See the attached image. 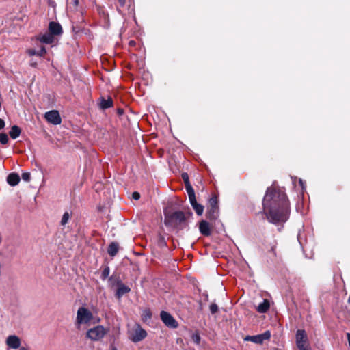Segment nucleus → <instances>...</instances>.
Returning <instances> with one entry per match:
<instances>
[{
	"mask_svg": "<svg viewBox=\"0 0 350 350\" xmlns=\"http://www.w3.org/2000/svg\"><path fill=\"white\" fill-rule=\"evenodd\" d=\"M263 212L267 220L274 224L286 221L290 213L289 202L285 192L268 187L262 201Z\"/></svg>",
	"mask_w": 350,
	"mask_h": 350,
	"instance_id": "nucleus-1",
	"label": "nucleus"
},
{
	"mask_svg": "<svg viewBox=\"0 0 350 350\" xmlns=\"http://www.w3.org/2000/svg\"><path fill=\"white\" fill-rule=\"evenodd\" d=\"M92 319L93 314L88 308L80 307L77 312L75 323L79 327L82 324H88Z\"/></svg>",
	"mask_w": 350,
	"mask_h": 350,
	"instance_id": "nucleus-2",
	"label": "nucleus"
},
{
	"mask_svg": "<svg viewBox=\"0 0 350 350\" xmlns=\"http://www.w3.org/2000/svg\"><path fill=\"white\" fill-rule=\"evenodd\" d=\"M107 333V330L102 325H97L88 330L86 337L91 340L97 341L102 339Z\"/></svg>",
	"mask_w": 350,
	"mask_h": 350,
	"instance_id": "nucleus-3",
	"label": "nucleus"
},
{
	"mask_svg": "<svg viewBox=\"0 0 350 350\" xmlns=\"http://www.w3.org/2000/svg\"><path fill=\"white\" fill-rule=\"evenodd\" d=\"M218 199L213 196L209 199L206 217L211 220H215L219 215Z\"/></svg>",
	"mask_w": 350,
	"mask_h": 350,
	"instance_id": "nucleus-4",
	"label": "nucleus"
},
{
	"mask_svg": "<svg viewBox=\"0 0 350 350\" xmlns=\"http://www.w3.org/2000/svg\"><path fill=\"white\" fill-rule=\"evenodd\" d=\"M163 323L168 327L176 328L178 325L175 319L167 312L161 311L160 313Z\"/></svg>",
	"mask_w": 350,
	"mask_h": 350,
	"instance_id": "nucleus-5",
	"label": "nucleus"
},
{
	"mask_svg": "<svg viewBox=\"0 0 350 350\" xmlns=\"http://www.w3.org/2000/svg\"><path fill=\"white\" fill-rule=\"evenodd\" d=\"M271 337V333L269 331H266L262 334H258L256 336H247L244 338L246 341H251L252 342L256 344H261L265 340H269Z\"/></svg>",
	"mask_w": 350,
	"mask_h": 350,
	"instance_id": "nucleus-6",
	"label": "nucleus"
},
{
	"mask_svg": "<svg viewBox=\"0 0 350 350\" xmlns=\"http://www.w3.org/2000/svg\"><path fill=\"white\" fill-rule=\"evenodd\" d=\"M44 118L49 122L55 125L59 124L62 122L60 115L56 110H52L46 112L44 114Z\"/></svg>",
	"mask_w": 350,
	"mask_h": 350,
	"instance_id": "nucleus-7",
	"label": "nucleus"
},
{
	"mask_svg": "<svg viewBox=\"0 0 350 350\" xmlns=\"http://www.w3.org/2000/svg\"><path fill=\"white\" fill-rule=\"evenodd\" d=\"M147 336V333L145 329H142L139 325L134 329L131 340L133 342H138L144 340Z\"/></svg>",
	"mask_w": 350,
	"mask_h": 350,
	"instance_id": "nucleus-8",
	"label": "nucleus"
},
{
	"mask_svg": "<svg viewBox=\"0 0 350 350\" xmlns=\"http://www.w3.org/2000/svg\"><path fill=\"white\" fill-rule=\"evenodd\" d=\"M307 335L304 330L299 329L296 334V343L300 350H304Z\"/></svg>",
	"mask_w": 350,
	"mask_h": 350,
	"instance_id": "nucleus-9",
	"label": "nucleus"
},
{
	"mask_svg": "<svg viewBox=\"0 0 350 350\" xmlns=\"http://www.w3.org/2000/svg\"><path fill=\"white\" fill-rule=\"evenodd\" d=\"M190 203L198 215H201L204 211V206L198 204L196 199L195 192L188 194Z\"/></svg>",
	"mask_w": 350,
	"mask_h": 350,
	"instance_id": "nucleus-10",
	"label": "nucleus"
},
{
	"mask_svg": "<svg viewBox=\"0 0 350 350\" xmlns=\"http://www.w3.org/2000/svg\"><path fill=\"white\" fill-rule=\"evenodd\" d=\"M5 343L10 348L16 349L20 347L21 340L16 335H10L6 338Z\"/></svg>",
	"mask_w": 350,
	"mask_h": 350,
	"instance_id": "nucleus-11",
	"label": "nucleus"
},
{
	"mask_svg": "<svg viewBox=\"0 0 350 350\" xmlns=\"http://www.w3.org/2000/svg\"><path fill=\"white\" fill-rule=\"evenodd\" d=\"M49 33L54 36L61 35L62 33V28L59 23L52 21L49 25Z\"/></svg>",
	"mask_w": 350,
	"mask_h": 350,
	"instance_id": "nucleus-12",
	"label": "nucleus"
},
{
	"mask_svg": "<svg viewBox=\"0 0 350 350\" xmlns=\"http://www.w3.org/2000/svg\"><path fill=\"white\" fill-rule=\"evenodd\" d=\"M118 288L116 290V296L117 298L120 299L124 295L130 292L131 289L129 286H126L121 282L117 283Z\"/></svg>",
	"mask_w": 350,
	"mask_h": 350,
	"instance_id": "nucleus-13",
	"label": "nucleus"
},
{
	"mask_svg": "<svg viewBox=\"0 0 350 350\" xmlns=\"http://www.w3.org/2000/svg\"><path fill=\"white\" fill-rule=\"evenodd\" d=\"M38 40L42 43L52 44L54 42L55 38L49 32L39 35L38 36Z\"/></svg>",
	"mask_w": 350,
	"mask_h": 350,
	"instance_id": "nucleus-14",
	"label": "nucleus"
},
{
	"mask_svg": "<svg viewBox=\"0 0 350 350\" xmlns=\"http://www.w3.org/2000/svg\"><path fill=\"white\" fill-rule=\"evenodd\" d=\"M199 230L202 234L204 236H209L211 234V228L208 222L202 220L199 225Z\"/></svg>",
	"mask_w": 350,
	"mask_h": 350,
	"instance_id": "nucleus-15",
	"label": "nucleus"
},
{
	"mask_svg": "<svg viewBox=\"0 0 350 350\" xmlns=\"http://www.w3.org/2000/svg\"><path fill=\"white\" fill-rule=\"evenodd\" d=\"M20 181L19 176L16 173H11L7 177V182L11 186H16Z\"/></svg>",
	"mask_w": 350,
	"mask_h": 350,
	"instance_id": "nucleus-16",
	"label": "nucleus"
},
{
	"mask_svg": "<svg viewBox=\"0 0 350 350\" xmlns=\"http://www.w3.org/2000/svg\"><path fill=\"white\" fill-rule=\"evenodd\" d=\"M182 178L184 180L187 194L193 193L194 190H193L191 185L190 184L188 174L187 173H183L182 174Z\"/></svg>",
	"mask_w": 350,
	"mask_h": 350,
	"instance_id": "nucleus-17",
	"label": "nucleus"
},
{
	"mask_svg": "<svg viewBox=\"0 0 350 350\" xmlns=\"http://www.w3.org/2000/svg\"><path fill=\"white\" fill-rule=\"evenodd\" d=\"M270 308L269 301L267 299H264L256 308V310L260 313H265L268 311Z\"/></svg>",
	"mask_w": 350,
	"mask_h": 350,
	"instance_id": "nucleus-18",
	"label": "nucleus"
},
{
	"mask_svg": "<svg viewBox=\"0 0 350 350\" xmlns=\"http://www.w3.org/2000/svg\"><path fill=\"white\" fill-rule=\"evenodd\" d=\"M21 133V130L19 128V126H18L16 125H14L11 127V129L9 132V135L12 139H15L18 137H19Z\"/></svg>",
	"mask_w": 350,
	"mask_h": 350,
	"instance_id": "nucleus-19",
	"label": "nucleus"
},
{
	"mask_svg": "<svg viewBox=\"0 0 350 350\" xmlns=\"http://www.w3.org/2000/svg\"><path fill=\"white\" fill-rule=\"evenodd\" d=\"M171 217L173 219L176 220V221L178 222L179 224H181L185 220V214L182 211L174 212Z\"/></svg>",
	"mask_w": 350,
	"mask_h": 350,
	"instance_id": "nucleus-20",
	"label": "nucleus"
},
{
	"mask_svg": "<svg viewBox=\"0 0 350 350\" xmlns=\"http://www.w3.org/2000/svg\"><path fill=\"white\" fill-rule=\"evenodd\" d=\"M107 251H108V254L111 256H112V257L115 256L118 252V244L115 242L111 243L110 245H109Z\"/></svg>",
	"mask_w": 350,
	"mask_h": 350,
	"instance_id": "nucleus-21",
	"label": "nucleus"
},
{
	"mask_svg": "<svg viewBox=\"0 0 350 350\" xmlns=\"http://www.w3.org/2000/svg\"><path fill=\"white\" fill-rule=\"evenodd\" d=\"M112 105H113V100L111 98H109L107 99L102 98L100 103V107L103 109H108V108L112 107Z\"/></svg>",
	"mask_w": 350,
	"mask_h": 350,
	"instance_id": "nucleus-22",
	"label": "nucleus"
},
{
	"mask_svg": "<svg viewBox=\"0 0 350 350\" xmlns=\"http://www.w3.org/2000/svg\"><path fill=\"white\" fill-rule=\"evenodd\" d=\"M152 317V312L150 309L146 308L143 310L142 314V319L144 322L148 323L150 321Z\"/></svg>",
	"mask_w": 350,
	"mask_h": 350,
	"instance_id": "nucleus-23",
	"label": "nucleus"
},
{
	"mask_svg": "<svg viewBox=\"0 0 350 350\" xmlns=\"http://www.w3.org/2000/svg\"><path fill=\"white\" fill-rule=\"evenodd\" d=\"M9 138L6 133H0V143L3 145H5L8 143Z\"/></svg>",
	"mask_w": 350,
	"mask_h": 350,
	"instance_id": "nucleus-24",
	"label": "nucleus"
},
{
	"mask_svg": "<svg viewBox=\"0 0 350 350\" xmlns=\"http://www.w3.org/2000/svg\"><path fill=\"white\" fill-rule=\"evenodd\" d=\"M191 339L194 343H196L197 345L200 344L201 338H200L199 333L196 332V333L192 334Z\"/></svg>",
	"mask_w": 350,
	"mask_h": 350,
	"instance_id": "nucleus-25",
	"label": "nucleus"
},
{
	"mask_svg": "<svg viewBox=\"0 0 350 350\" xmlns=\"http://www.w3.org/2000/svg\"><path fill=\"white\" fill-rule=\"evenodd\" d=\"M70 218V214L68 212H65L62 216V220H61V224L62 226H65Z\"/></svg>",
	"mask_w": 350,
	"mask_h": 350,
	"instance_id": "nucleus-26",
	"label": "nucleus"
},
{
	"mask_svg": "<svg viewBox=\"0 0 350 350\" xmlns=\"http://www.w3.org/2000/svg\"><path fill=\"white\" fill-rule=\"evenodd\" d=\"M22 178L26 182H29L31 180V174L29 172H24L22 174Z\"/></svg>",
	"mask_w": 350,
	"mask_h": 350,
	"instance_id": "nucleus-27",
	"label": "nucleus"
},
{
	"mask_svg": "<svg viewBox=\"0 0 350 350\" xmlns=\"http://www.w3.org/2000/svg\"><path fill=\"white\" fill-rule=\"evenodd\" d=\"M210 311L212 314H215L218 311V306L216 304L213 303L210 305Z\"/></svg>",
	"mask_w": 350,
	"mask_h": 350,
	"instance_id": "nucleus-28",
	"label": "nucleus"
},
{
	"mask_svg": "<svg viewBox=\"0 0 350 350\" xmlns=\"http://www.w3.org/2000/svg\"><path fill=\"white\" fill-rule=\"evenodd\" d=\"M109 267H106L102 272V277L103 279H105L107 277L109 276Z\"/></svg>",
	"mask_w": 350,
	"mask_h": 350,
	"instance_id": "nucleus-29",
	"label": "nucleus"
},
{
	"mask_svg": "<svg viewBox=\"0 0 350 350\" xmlns=\"http://www.w3.org/2000/svg\"><path fill=\"white\" fill-rule=\"evenodd\" d=\"M37 52L38 56L42 57L46 54V51L45 47L42 46L39 51H37Z\"/></svg>",
	"mask_w": 350,
	"mask_h": 350,
	"instance_id": "nucleus-30",
	"label": "nucleus"
},
{
	"mask_svg": "<svg viewBox=\"0 0 350 350\" xmlns=\"http://www.w3.org/2000/svg\"><path fill=\"white\" fill-rule=\"evenodd\" d=\"M27 53L30 56H33V55L38 56V53H37L38 52L35 49H29L27 51Z\"/></svg>",
	"mask_w": 350,
	"mask_h": 350,
	"instance_id": "nucleus-31",
	"label": "nucleus"
},
{
	"mask_svg": "<svg viewBox=\"0 0 350 350\" xmlns=\"http://www.w3.org/2000/svg\"><path fill=\"white\" fill-rule=\"evenodd\" d=\"M132 197H133V199H135V200H139V198H140V195H139V193L138 192H136V191H135V192H133V194H132Z\"/></svg>",
	"mask_w": 350,
	"mask_h": 350,
	"instance_id": "nucleus-32",
	"label": "nucleus"
},
{
	"mask_svg": "<svg viewBox=\"0 0 350 350\" xmlns=\"http://www.w3.org/2000/svg\"><path fill=\"white\" fill-rule=\"evenodd\" d=\"M5 123L3 120L0 118V130L3 129L5 127Z\"/></svg>",
	"mask_w": 350,
	"mask_h": 350,
	"instance_id": "nucleus-33",
	"label": "nucleus"
},
{
	"mask_svg": "<svg viewBox=\"0 0 350 350\" xmlns=\"http://www.w3.org/2000/svg\"><path fill=\"white\" fill-rule=\"evenodd\" d=\"M118 3L120 7H123L126 3V0H118Z\"/></svg>",
	"mask_w": 350,
	"mask_h": 350,
	"instance_id": "nucleus-34",
	"label": "nucleus"
},
{
	"mask_svg": "<svg viewBox=\"0 0 350 350\" xmlns=\"http://www.w3.org/2000/svg\"><path fill=\"white\" fill-rule=\"evenodd\" d=\"M73 4L75 7L79 5V0H73Z\"/></svg>",
	"mask_w": 350,
	"mask_h": 350,
	"instance_id": "nucleus-35",
	"label": "nucleus"
},
{
	"mask_svg": "<svg viewBox=\"0 0 350 350\" xmlns=\"http://www.w3.org/2000/svg\"><path fill=\"white\" fill-rule=\"evenodd\" d=\"M347 340H348L349 345V347H350V333H347Z\"/></svg>",
	"mask_w": 350,
	"mask_h": 350,
	"instance_id": "nucleus-36",
	"label": "nucleus"
},
{
	"mask_svg": "<svg viewBox=\"0 0 350 350\" xmlns=\"http://www.w3.org/2000/svg\"><path fill=\"white\" fill-rule=\"evenodd\" d=\"M19 350H28V349L27 347L20 346Z\"/></svg>",
	"mask_w": 350,
	"mask_h": 350,
	"instance_id": "nucleus-37",
	"label": "nucleus"
},
{
	"mask_svg": "<svg viewBox=\"0 0 350 350\" xmlns=\"http://www.w3.org/2000/svg\"><path fill=\"white\" fill-rule=\"evenodd\" d=\"M111 350H118V349H116V347H113L111 348Z\"/></svg>",
	"mask_w": 350,
	"mask_h": 350,
	"instance_id": "nucleus-38",
	"label": "nucleus"
}]
</instances>
